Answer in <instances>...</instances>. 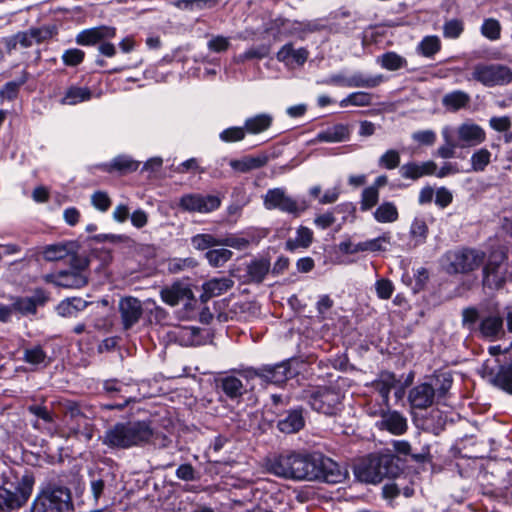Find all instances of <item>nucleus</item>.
I'll return each instance as SVG.
<instances>
[{
  "label": "nucleus",
  "instance_id": "412c9836",
  "mask_svg": "<svg viewBox=\"0 0 512 512\" xmlns=\"http://www.w3.org/2000/svg\"><path fill=\"white\" fill-rule=\"evenodd\" d=\"M481 337L495 341L504 335L503 318L499 314L491 313L483 316L478 324Z\"/></svg>",
  "mask_w": 512,
  "mask_h": 512
},
{
  "label": "nucleus",
  "instance_id": "c85d7f7f",
  "mask_svg": "<svg viewBox=\"0 0 512 512\" xmlns=\"http://www.w3.org/2000/svg\"><path fill=\"white\" fill-rule=\"evenodd\" d=\"M160 296L164 303L176 306L180 301L190 298L191 290L186 285L175 282L171 286L161 289Z\"/></svg>",
  "mask_w": 512,
  "mask_h": 512
},
{
  "label": "nucleus",
  "instance_id": "774afa93",
  "mask_svg": "<svg viewBox=\"0 0 512 512\" xmlns=\"http://www.w3.org/2000/svg\"><path fill=\"white\" fill-rule=\"evenodd\" d=\"M464 25L461 20L452 19L447 21L443 27V35L446 38L456 39L463 32Z\"/></svg>",
  "mask_w": 512,
  "mask_h": 512
},
{
  "label": "nucleus",
  "instance_id": "f3484780",
  "mask_svg": "<svg viewBox=\"0 0 512 512\" xmlns=\"http://www.w3.org/2000/svg\"><path fill=\"white\" fill-rule=\"evenodd\" d=\"M43 279L45 282L58 287L80 289L88 283V274L67 269L46 274L43 276Z\"/></svg>",
  "mask_w": 512,
  "mask_h": 512
},
{
  "label": "nucleus",
  "instance_id": "7ed1b4c3",
  "mask_svg": "<svg viewBox=\"0 0 512 512\" xmlns=\"http://www.w3.org/2000/svg\"><path fill=\"white\" fill-rule=\"evenodd\" d=\"M452 386V377L441 373L428 377L424 382L413 386L408 393V401L413 409H427L440 403Z\"/></svg>",
  "mask_w": 512,
  "mask_h": 512
},
{
  "label": "nucleus",
  "instance_id": "a18cd8bd",
  "mask_svg": "<svg viewBox=\"0 0 512 512\" xmlns=\"http://www.w3.org/2000/svg\"><path fill=\"white\" fill-rule=\"evenodd\" d=\"M441 49V42L438 36L431 35L425 36L417 45L416 51L427 57L431 58Z\"/></svg>",
  "mask_w": 512,
  "mask_h": 512
},
{
  "label": "nucleus",
  "instance_id": "b1692460",
  "mask_svg": "<svg viewBox=\"0 0 512 512\" xmlns=\"http://www.w3.org/2000/svg\"><path fill=\"white\" fill-rule=\"evenodd\" d=\"M308 56L309 52L306 48L294 49L291 43H287L277 52L276 58L285 66L292 67L294 64L297 66L304 65Z\"/></svg>",
  "mask_w": 512,
  "mask_h": 512
},
{
  "label": "nucleus",
  "instance_id": "6e6d98bb",
  "mask_svg": "<svg viewBox=\"0 0 512 512\" xmlns=\"http://www.w3.org/2000/svg\"><path fill=\"white\" fill-rule=\"evenodd\" d=\"M391 235L390 233H383L381 236L363 241L364 252H381L386 251L387 246L390 244Z\"/></svg>",
  "mask_w": 512,
  "mask_h": 512
},
{
  "label": "nucleus",
  "instance_id": "393cba45",
  "mask_svg": "<svg viewBox=\"0 0 512 512\" xmlns=\"http://www.w3.org/2000/svg\"><path fill=\"white\" fill-rule=\"evenodd\" d=\"M52 29L47 26L30 28L16 33V40L22 48H29L52 37Z\"/></svg>",
  "mask_w": 512,
  "mask_h": 512
},
{
  "label": "nucleus",
  "instance_id": "49530a36",
  "mask_svg": "<svg viewBox=\"0 0 512 512\" xmlns=\"http://www.w3.org/2000/svg\"><path fill=\"white\" fill-rule=\"evenodd\" d=\"M372 104V95L368 92L357 91L350 93L347 97L343 98L339 105L342 108L348 106L366 107Z\"/></svg>",
  "mask_w": 512,
  "mask_h": 512
},
{
  "label": "nucleus",
  "instance_id": "72a5a7b5",
  "mask_svg": "<svg viewBox=\"0 0 512 512\" xmlns=\"http://www.w3.org/2000/svg\"><path fill=\"white\" fill-rule=\"evenodd\" d=\"M350 76V88H375L385 81L382 74L369 75L355 71Z\"/></svg>",
  "mask_w": 512,
  "mask_h": 512
},
{
  "label": "nucleus",
  "instance_id": "e433bc0d",
  "mask_svg": "<svg viewBox=\"0 0 512 512\" xmlns=\"http://www.w3.org/2000/svg\"><path fill=\"white\" fill-rule=\"evenodd\" d=\"M444 144L437 149V156L443 159H450L455 156V150L460 148L453 137V129L449 126L443 127L441 131Z\"/></svg>",
  "mask_w": 512,
  "mask_h": 512
},
{
  "label": "nucleus",
  "instance_id": "864d4df0",
  "mask_svg": "<svg viewBox=\"0 0 512 512\" xmlns=\"http://www.w3.org/2000/svg\"><path fill=\"white\" fill-rule=\"evenodd\" d=\"M199 333V328L188 326L179 328L177 336L181 345L196 346L200 344Z\"/></svg>",
  "mask_w": 512,
  "mask_h": 512
},
{
  "label": "nucleus",
  "instance_id": "8fccbe9b",
  "mask_svg": "<svg viewBox=\"0 0 512 512\" xmlns=\"http://www.w3.org/2000/svg\"><path fill=\"white\" fill-rule=\"evenodd\" d=\"M28 80V73L23 71L21 76L14 80L7 82L0 90V97L3 99L13 100L17 97L19 88Z\"/></svg>",
  "mask_w": 512,
  "mask_h": 512
},
{
  "label": "nucleus",
  "instance_id": "6ab92c4d",
  "mask_svg": "<svg viewBox=\"0 0 512 512\" xmlns=\"http://www.w3.org/2000/svg\"><path fill=\"white\" fill-rule=\"evenodd\" d=\"M456 141L460 148L475 147L483 143L486 139L484 129L478 124L472 122L462 123L455 130Z\"/></svg>",
  "mask_w": 512,
  "mask_h": 512
},
{
  "label": "nucleus",
  "instance_id": "69168bd1",
  "mask_svg": "<svg viewBox=\"0 0 512 512\" xmlns=\"http://www.w3.org/2000/svg\"><path fill=\"white\" fill-rule=\"evenodd\" d=\"M395 290L394 284L387 278L378 279L375 282V291L377 297L382 300L390 299Z\"/></svg>",
  "mask_w": 512,
  "mask_h": 512
},
{
  "label": "nucleus",
  "instance_id": "680f3d73",
  "mask_svg": "<svg viewBox=\"0 0 512 512\" xmlns=\"http://www.w3.org/2000/svg\"><path fill=\"white\" fill-rule=\"evenodd\" d=\"M500 32V24L493 18L486 19L481 26L482 35L492 41L500 38Z\"/></svg>",
  "mask_w": 512,
  "mask_h": 512
},
{
  "label": "nucleus",
  "instance_id": "e2e57ef3",
  "mask_svg": "<svg viewBox=\"0 0 512 512\" xmlns=\"http://www.w3.org/2000/svg\"><path fill=\"white\" fill-rule=\"evenodd\" d=\"M250 242L244 237L229 235L226 237H219V246L231 247L236 250H245L248 248Z\"/></svg>",
  "mask_w": 512,
  "mask_h": 512
},
{
  "label": "nucleus",
  "instance_id": "09e8293b",
  "mask_svg": "<svg viewBox=\"0 0 512 512\" xmlns=\"http://www.w3.org/2000/svg\"><path fill=\"white\" fill-rule=\"evenodd\" d=\"M232 256V251L226 248L210 249L205 254L208 263L216 268L222 267Z\"/></svg>",
  "mask_w": 512,
  "mask_h": 512
},
{
  "label": "nucleus",
  "instance_id": "473e14b6",
  "mask_svg": "<svg viewBox=\"0 0 512 512\" xmlns=\"http://www.w3.org/2000/svg\"><path fill=\"white\" fill-rule=\"evenodd\" d=\"M267 161L268 157L266 155L244 156L241 159L231 160L229 165L237 172L247 173L265 166Z\"/></svg>",
  "mask_w": 512,
  "mask_h": 512
},
{
  "label": "nucleus",
  "instance_id": "a19ab883",
  "mask_svg": "<svg viewBox=\"0 0 512 512\" xmlns=\"http://www.w3.org/2000/svg\"><path fill=\"white\" fill-rule=\"evenodd\" d=\"M377 63L384 69L389 71H396L407 66V60L397 54L396 52L389 51L377 58Z\"/></svg>",
  "mask_w": 512,
  "mask_h": 512
},
{
  "label": "nucleus",
  "instance_id": "f8f14e48",
  "mask_svg": "<svg viewBox=\"0 0 512 512\" xmlns=\"http://www.w3.org/2000/svg\"><path fill=\"white\" fill-rule=\"evenodd\" d=\"M245 373L247 378L257 377L263 383L274 385H280L293 376L289 360L273 365H263L259 368H248Z\"/></svg>",
  "mask_w": 512,
  "mask_h": 512
},
{
  "label": "nucleus",
  "instance_id": "f257e3e1",
  "mask_svg": "<svg viewBox=\"0 0 512 512\" xmlns=\"http://www.w3.org/2000/svg\"><path fill=\"white\" fill-rule=\"evenodd\" d=\"M265 466L268 472L284 479L318 480L336 484L346 478V471L321 453L290 452L272 455L266 459Z\"/></svg>",
  "mask_w": 512,
  "mask_h": 512
},
{
  "label": "nucleus",
  "instance_id": "2eb2a0df",
  "mask_svg": "<svg viewBox=\"0 0 512 512\" xmlns=\"http://www.w3.org/2000/svg\"><path fill=\"white\" fill-rule=\"evenodd\" d=\"M121 324L124 330L134 327L140 320L145 310V303L135 297L128 296L121 298L118 304Z\"/></svg>",
  "mask_w": 512,
  "mask_h": 512
},
{
  "label": "nucleus",
  "instance_id": "423d86ee",
  "mask_svg": "<svg viewBox=\"0 0 512 512\" xmlns=\"http://www.w3.org/2000/svg\"><path fill=\"white\" fill-rule=\"evenodd\" d=\"M263 205L267 210H279L293 217H299L310 206L305 198H293L283 187L268 189L263 196Z\"/></svg>",
  "mask_w": 512,
  "mask_h": 512
},
{
  "label": "nucleus",
  "instance_id": "13d9d810",
  "mask_svg": "<svg viewBox=\"0 0 512 512\" xmlns=\"http://www.w3.org/2000/svg\"><path fill=\"white\" fill-rule=\"evenodd\" d=\"M47 355L40 345L24 350V361L31 365L45 364Z\"/></svg>",
  "mask_w": 512,
  "mask_h": 512
},
{
  "label": "nucleus",
  "instance_id": "7c9ffc66",
  "mask_svg": "<svg viewBox=\"0 0 512 512\" xmlns=\"http://www.w3.org/2000/svg\"><path fill=\"white\" fill-rule=\"evenodd\" d=\"M398 380L391 372H382L378 379L374 381V389L379 393L382 399V404L385 408L390 407L389 396L392 389L396 388Z\"/></svg>",
  "mask_w": 512,
  "mask_h": 512
},
{
  "label": "nucleus",
  "instance_id": "c03bdc74",
  "mask_svg": "<svg viewBox=\"0 0 512 512\" xmlns=\"http://www.w3.org/2000/svg\"><path fill=\"white\" fill-rule=\"evenodd\" d=\"M270 54V45L260 44L252 46L247 49L244 53L239 54L235 57V62L238 64L244 63L248 60L258 59L261 60L266 58Z\"/></svg>",
  "mask_w": 512,
  "mask_h": 512
},
{
  "label": "nucleus",
  "instance_id": "c9c22d12",
  "mask_svg": "<svg viewBox=\"0 0 512 512\" xmlns=\"http://www.w3.org/2000/svg\"><path fill=\"white\" fill-rule=\"evenodd\" d=\"M88 306V302L82 298H69L61 301L56 310L62 317H75Z\"/></svg>",
  "mask_w": 512,
  "mask_h": 512
},
{
  "label": "nucleus",
  "instance_id": "052dcab7",
  "mask_svg": "<svg viewBox=\"0 0 512 512\" xmlns=\"http://www.w3.org/2000/svg\"><path fill=\"white\" fill-rule=\"evenodd\" d=\"M400 164V153L395 149H389L382 154L378 160V165L382 168L392 170Z\"/></svg>",
  "mask_w": 512,
  "mask_h": 512
},
{
  "label": "nucleus",
  "instance_id": "4468645a",
  "mask_svg": "<svg viewBox=\"0 0 512 512\" xmlns=\"http://www.w3.org/2000/svg\"><path fill=\"white\" fill-rule=\"evenodd\" d=\"M220 205L219 197L201 193L184 194L178 201V207L188 213L206 214L217 210Z\"/></svg>",
  "mask_w": 512,
  "mask_h": 512
},
{
  "label": "nucleus",
  "instance_id": "4d7b16f0",
  "mask_svg": "<svg viewBox=\"0 0 512 512\" xmlns=\"http://www.w3.org/2000/svg\"><path fill=\"white\" fill-rule=\"evenodd\" d=\"M246 136L244 126H232L224 129L219 134V139L224 143H233L242 141Z\"/></svg>",
  "mask_w": 512,
  "mask_h": 512
},
{
  "label": "nucleus",
  "instance_id": "bb28decb",
  "mask_svg": "<svg viewBox=\"0 0 512 512\" xmlns=\"http://www.w3.org/2000/svg\"><path fill=\"white\" fill-rule=\"evenodd\" d=\"M234 285V281L226 276L215 277L203 284V293L201 295L202 301H207L210 298L219 296L229 289H231Z\"/></svg>",
  "mask_w": 512,
  "mask_h": 512
},
{
  "label": "nucleus",
  "instance_id": "cd10ccee",
  "mask_svg": "<svg viewBox=\"0 0 512 512\" xmlns=\"http://www.w3.org/2000/svg\"><path fill=\"white\" fill-rule=\"evenodd\" d=\"M349 137L350 130L348 125L339 123L320 131L312 142L338 143L348 140Z\"/></svg>",
  "mask_w": 512,
  "mask_h": 512
},
{
  "label": "nucleus",
  "instance_id": "9d476101",
  "mask_svg": "<svg viewBox=\"0 0 512 512\" xmlns=\"http://www.w3.org/2000/svg\"><path fill=\"white\" fill-rule=\"evenodd\" d=\"M62 407L69 436L90 441L93 438V426L80 405L75 401H66Z\"/></svg>",
  "mask_w": 512,
  "mask_h": 512
},
{
  "label": "nucleus",
  "instance_id": "aec40b11",
  "mask_svg": "<svg viewBox=\"0 0 512 512\" xmlns=\"http://www.w3.org/2000/svg\"><path fill=\"white\" fill-rule=\"evenodd\" d=\"M47 300V293L43 289H36L31 296L14 298L13 307L15 312L23 316L34 315L37 312V308L44 306Z\"/></svg>",
  "mask_w": 512,
  "mask_h": 512
},
{
  "label": "nucleus",
  "instance_id": "a878e982",
  "mask_svg": "<svg viewBox=\"0 0 512 512\" xmlns=\"http://www.w3.org/2000/svg\"><path fill=\"white\" fill-rule=\"evenodd\" d=\"M115 35L114 27H94L81 31L76 37V42L80 45H94L104 39L113 38Z\"/></svg>",
  "mask_w": 512,
  "mask_h": 512
},
{
  "label": "nucleus",
  "instance_id": "dca6fc26",
  "mask_svg": "<svg viewBox=\"0 0 512 512\" xmlns=\"http://www.w3.org/2000/svg\"><path fill=\"white\" fill-rule=\"evenodd\" d=\"M104 391L110 396L119 395L120 402L102 404L101 408L105 410H123L130 403L135 402L136 398L129 394L131 386L118 379H108L103 382Z\"/></svg>",
  "mask_w": 512,
  "mask_h": 512
},
{
  "label": "nucleus",
  "instance_id": "3c124183",
  "mask_svg": "<svg viewBox=\"0 0 512 512\" xmlns=\"http://www.w3.org/2000/svg\"><path fill=\"white\" fill-rule=\"evenodd\" d=\"M410 236L414 240L415 245L425 242L428 235V226L423 218L416 217L410 226Z\"/></svg>",
  "mask_w": 512,
  "mask_h": 512
},
{
  "label": "nucleus",
  "instance_id": "2f4dec72",
  "mask_svg": "<svg viewBox=\"0 0 512 512\" xmlns=\"http://www.w3.org/2000/svg\"><path fill=\"white\" fill-rule=\"evenodd\" d=\"M92 95L93 93L88 87L71 85L65 90L59 102L62 105L74 106L91 100Z\"/></svg>",
  "mask_w": 512,
  "mask_h": 512
},
{
  "label": "nucleus",
  "instance_id": "39448f33",
  "mask_svg": "<svg viewBox=\"0 0 512 512\" xmlns=\"http://www.w3.org/2000/svg\"><path fill=\"white\" fill-rule=\"evenodd\" d=\"M31 512H74L70 490L63 486L45 488L34 499Z\"/></svg>",
  "mask_w": 512,
  "mask_h": 512
},
{
  "label": "nucleus",
  "instance_id": "ddd939ff",
  "mask_svg": "<svg viewBox=\"0 0 512 512\" xmlns=\"http://www.w3.org/2000/svg\"><path fill=\"white\" fill-rule=\"evenodd\" d=\"M507 256L502 251L491 253L483 269V283L489 288H499L506 281L508 265Z\"/></svg>",
  "mask_w": 512,
  "mask_h": 512
},
{
  "label": "nucleus",
  "instance_id": "f03ea898",
  "mask_svg": "<svg viewBox=\"0 0 512 512\" xmlns=\"http://www.w3.org/2000/svg\"><path fill=\"white\" fill-rule=\"evenodd\" d=\"M101 442L112 450H126L147 444L166 447L170 440L155 432L149 421L129 420L109 426L101 436Z\"/></svg>",
  "mask_w": 512,
  "mask_h": 512
},
{
  "label": "nucleus",
  "instance_id": "0e129e2a",
  "mask_svg": "<svg viewBox=\"0 0 512 512\" xmlns=\"http://www.w3.org/2000/svg\"><path fill=\"white\" fill-rule=\"evenodd\" d=\"M111 203L109 195L104 191H96L91 195L92 206L102 213L109 210Z\"/></svg>",
  "mask_w": 512,
  "mask_h": 512
},
{
  "label": "nucleus",
  "instance_id": "6e6552de",
  "mask_svg": "<svg viewBox=\"0 0 512 512\" xmlns=\"http://www.w3.org/2000/svg\"><path fill=\"white\" fill-rule=\"evenodd\" d=\"M310 407L327 416L336 415L341 410V393L329 387H316L304 392Z\"/></svg>",
  "mask_w": 512,
  "mask_h": 512
},
{
  "label": "nucleus",
  "instance_id": "f704fd0d",
  "mask_svg": "<svg viewBox=\"0 0 512 512\" xmlns=\"http://www.w3.org/2000/svg\"><path fill=\"white\" fill-rule=\"evenodd\" d=\"M273 122L272 115L268 113H260L249 117L244 122L246 133L259 134L270 128Z\"/></svg>",
  "mask_w": 512,
  "mask_h": 512
},
{
  "label": "nucleus",
  "instance_id": "20e7f679",
  "mask_svg": "<svg viewBox=\"0 0 512 512\" xmlns=\"http://www.w3.org/2000/svg\"><path fill=\"white\" fill-rule=\"evenodd\" d=\"M30 476L19 477L11 470L0 475V512H13L26 504L33 488Z\"/></svg>",
  "mask_w": 512,
  "mask_h": 512
},
{
  "label": "nucleus",
  "instance_id": "79ce46f5",
  "mask_svg": "<svg viewBox=\"0 0 512 512\" xmlns=\"http://www.w3.org/2000/svg\"><path fill=\"white\" fill-rule=\"evenodd\" d=\"M270 269V262L265 258L252 260L247 266V274L254 282H261Z\"/></svg>",
  "mask_w": 512,
  "mask_h": 512
},
{
  "label": "nucleus",
  "instance_id": "de8ad7c7",
  "mask_svg": "<svg viewBox=\"0 0 512 512\" xmlns=\"http://www.w3.org/2000/svg\"><path fill=\"white\" fill-rule=\"evenodd\" d=\"M221 388L231 399L238 398L243 394V384L235 376H227L221 379Z\"/></svg>",
  "mask_w": 512,
  "mask_h": 512
},
{
  "label": "nucleus",
  "instance_id": "5fc2aeb1",
  "mask_svg": "<svg viewBox=\"0 0 512 512\" xmlns=\"http://www.w3.org/2000/svg\"><path fill=\"white\" fill-rule=\"evenodd\" d=\"M191 244L197 250H208L214 246H219V238L211 234H197L191 238Z\"/></svg>",
  "mask_w": 512,
  "mask_h": 512
},
{
  "label": "nucleus",
  "instance_id": "ea45409f",
  "mask_svg": "<svg viewBox=\"0 0 512 512\" xmlns=\"http://www.w3.org/2000/svg\"><path fill=\"white\" fill-rule=\"evenodd\" d=\"M313 241V231L305 226H300L296 230L295 238L286 242L287 249L294 251L297 248H308Z\"/></svg>",
  "mask_w": 512,
  "mask_h": 512
},
{
  "label": "nucleus",
  "instance_id": "603ef678",
  "mask_svg": "<svg viewBox=\"0 0 512 512\" xmlns=\"http://www.w3.org/2000/svg\"><path fill=\"white\" fill-rule=\"evenodd\" d=\"M491 162V152L486 148L476 150L470 158L471 169L474 172H482Z\"/></svg>",
  "mask_w": 512,
  "mask_h": 512
},
{
  "label": "nucleus",
  "instance_id": "58836bf2",
  "mask_svg": "<svg viewBox=\"0 0 512 512\" xmlns=\"http://www.w3.org/2000/svg\"><path fill=\"white\" fill-rule=\"evenodd\" d=\"M373 217L378 223H393L398 220L399 213L393 202L385 201L375 209Z\"/></svg>",
  "mask_w": 512,
  "mask_h": 512
},
{
  "label": "nucleus",
  "instance_id": "338daca9",
  "mask_svg": "<svg viewBox=\"0 0 512 512\" xmlns=\"http://www.w3.org/2000/svg\"><path fill=\"white\" fill-rule=\"evenodd\" d=\"M495 381L503 390L512 394V363L499 371Z\"/></svg>",
  "mask_w": 512,
  "mask_h": 512
},
{
  "label": "nucleus",
  "instance_id": "a211bd4d",
  "mask_svg": "<svg viewBox=\"0 0 512 512\" xmlns=\"http://www.w3.org/2000/svg\"><path fill=\"white\" fill-rule=\"evenodd\" d=\"M380 419L376 421L375 426L379 430H385L393 435H402L408 429L407 418L396 410H390V407L381 409Z\"/></svg>",
  "mask_w": 512,
  "mask_h": 512
},
{
  "label": "nucleus",
  "instance_id": "4be33fe9",
  "mask_svg": "<svg viewBox=\"0 0 512 512\" xmlns=\"http://www.w3.org/2000/svg\"><path fill=\"white\" fill-rule=\"evenodd\" d=\"M305 425L303 416V408L297 407L288 410L280 416L277 421V428L285 434H293L299 432Z\"/></svg>",
  "mask_w": 512,
  "mask_h": 512
},
{
  "label": "nucleus",
  "instance_id": "bf43d9fd",
  "mask_svg": "<svg viewBox=\"0 0 512 512\" xmlns=\"http://www.w3.org/2000/svg\"><path fill=\"white\" fill-rule=\"evenodd\" d=\"M379 200V191L374 187H366L361 194L360 209L368 211L373 208Z\"/></svg>",
  "mask_w": 512,
  "mask_h": 512
},
{
  "label": "nucleus",
  "instance_id": "c756f323",
  "mask_svg": "<svg viewBox=\"0 0 512 512\" xmlns=\"http://www.w3.org/2000/svg\"><path fill=\"white\" fill-rule=\"evenodd\" d=\"M74 252L75 244L65 241L46 245L43 247L42 255L47 261H59L74 254Z\"/></svg>",
  "mask_w": 512,
  "mask_h": 512
},
{
  "label": "nucleus",
  "instance_id": "0eeeda50",
  "mask_svg": "<svg viewBox=\"0 0 512 512\" xmlns=\"http://www.w3.org/2000/svg\"><path fill=\"white\" fill-rule=\"evenodd\" d=\"M485 254L477 249H457L445 253L443 265L450 274L471 272L483 263Z\"/></svg>",
  "mask_w": 512,
  "mask_h": 512
},
{
  "label": "nucleus",
  "instance_id": "5701e85b",
  "mask_svg": "<svg viewBox=\"0 0 512 512\" xmlns=\"http://www.w3.org/2000/svg\"><path fill=\"white\" fill-rule=\"evenodd\" d=\"M437 165L434 161L408 162L400 167L399 173L404 179L417 180L423 176L434 175Z\"/></svg>",
  "mask_w": 512,
  "mask_h": 512
},
{
  "label": "nucleus",
  "instance_id": "4c0bfd02",
  "mask_svg": "<svg viewBox=\"0 0 512 512\" xmlns=\"http://www.w3.org/2000/svg\"><path fill=\"white\" fill-rule=\"evenodd\" d=\"M469 102H470L469 94L464 91H461V90H455L450 93H447L442 98L443 106L447 110L453 111V112L466 107Z\"/></svg>",
  "mask_w": 512,
  "mask_h": 512
},
{
  "label": "nucleus",
  "instance_id": "1a4fd4ad",
  "mask_svg": "<svg viewBox=\"0 0 512 512\" xmlns=\"http://www.w3.org/2000/svg\"><path fill=\"white\" fill-rule=\"evenodd\" d=\"M468 80L477 81L485 87L505 86L512 82V70L503 64L477 63Z\"/></svg>",
  "mask_w": 512,
  "mask_h": 512
},
{
  "label": "nucleus",
  "instance_id": "9b49d317",
  "mask_svg": "<svg viewBox=\"0 0 512 512\" xmlns=\"http://www.w3.org/2000/svg\"><path fill=\"white\" fill-rule=\"evenodd\" d=\"M392 459L384 457H368L355 466L356 477L366 483H379L384 477H391L394 472L390 468Z\"/></svg>",
  "mask_w": 512,
  "mask_h": 512
},
{
  "label": "nucleus",
  "instance_id": "37998d69",
  "mask_svg": "<svg viewBox=\"0 0 512 512\" xmlns=\"http://www.w3.org/2000/svg\"><path fill=\"white\" fill-rule=\"evenodd\" d=\"M140 162L132 159L128 155H119L112 159V161L107 165V171L111 172L113 170L119 172H133L139 168Z\"/></svg>",
  "mask_w": 512,
  "mask_h": 512
}]
</instances>
